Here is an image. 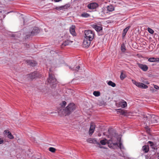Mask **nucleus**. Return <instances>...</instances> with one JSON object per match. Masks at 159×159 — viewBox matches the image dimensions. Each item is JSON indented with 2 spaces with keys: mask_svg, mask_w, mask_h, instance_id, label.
<instances>
[{
  "mask_svg": "<svg viewBox=\"0 0 159 159\" xmlns=\"http://www.w3.org/2000/svg\"><path fill=\"white\" fill-rule=\"evenodd\" d=\"M75 109V106L74 103L69 104L62 111L63 114L65 116L69 115Z\"/></svg>",
  "mask_w": 159,
  "mask_h": 159,
  "instance_id": "nucleus-1",
  "label": "nucleus"
},
{
  "mask_svg": "<svg viewBox=\"0 0 159 159\" xmlns=\"http://www.w3.org/2000/svg\"><path fill=\"white\" fill-rule=\"evenodd\" d=\"M47 82L50 84L52 88H54L56 86L57 80L55 78L54 75L50 73H49V77Z\"/></svg>",
  "mask_w": 159,
  "mask_h": 159,
  "instance_id": "nucleus-2",
  "label": "nucleus"
},
{
  "mask_svg": "<svg viewBox=\"0 0 159 159\" xmlns=\"http://www.w3.org/2000/svg\"><path fill=\"white\" fill-rule=\"evenodd\" d=\"M85 38L93 40L94 37V32L91 30H86L84 31Z\"/></svg>",
  "mask_w": 159,
  "mask_h": 159,
  "instance_id": "nucleus-3",
  "label": "nucleus"
},
{
  "mask_svg": "<svg viewBox=\"0 0 159 159\" xmlns=\"http://www.w3.org/2000/svg\"><path fill=\"white\" fill-rule=\"evenodd\" d=\"M132 83L137 87L142 89H147L148 88V86L144 84L136 81L135 80H132Z\"/></svg>",
  "mask_w": 159,
  "mask_h": 159,
  "instance_id": "nucleus-4",
  "label": "nucleus"
},
{
  "mask_svg": "<svg viewBox=\"0 0 159 159\" xmlns=\"http://www.w3.org/2000/svg\"><path fill=\"white\" fill-rule=\"evenodd\" d=\"M92 41L85 38L83 42V47L84 48L88 47L90 44L91 42Z\"/></svg>",
  "mask_w": 159,
  "mask_h": 159,
  "instance_id": "nucleus-5",
  "label": "nucleus"
},
{
  "mask_svg": "<svg viewBox=\"0 0 159 159\" xmlns=\"http://www.w3.org/2000/svg\"><path fill=\"white\" fill-rule=\"evenodd\" d=\"M137 64L138 67L144 71H146L148 69V67L146 65L140 64L139 63H137Z\"/></svg>",
  "mask_w": 159,
  "mask_h": 159,
  "instance_id": "nucleus-6",
  "label": "nucleus"
},
{
  "mask_svg": "<svg viewBox=\"0 0 159 159\" xmlns=\"http://www.w3.org/2000/svg\"><path fill=\"white\" fill-rule=\"evenodd\" d=\"M98 4L96 3H92L89 4L88 7L91 9H94L98 7Z\"/></svg>",
  "mask_w": 159,
  "mask_h": 159,
  "instance_id": "nucleus-7",
  "label": "nucleus"
},
{
  "mask_svg": "<svg viewBox=\"0 0 159 159\" xmlns=\"http://www.w3.org/2000/svg\"><path fill=\"white\" fill-rule=\"evenodd\" d=\"M95 129V125L93 124L90 125V129L89 130V133L90 135H92L94 132Z\"/></svg>",
  "mask_w": 159,
  "mask_h": 159,
  "instance_id": "nucleus-8",
  "label": "nucleus"
},
{
  "mask_svg": "<svg viewBox=\"0 0 159 159\" xmlns=\"http://www.w3.org/2000/svg\"><path fill=\"white\" fill-rule=\"evenodd\" d=\"M119 104L122 108H125L127 106V103L126 102L123 100H122L121 101H120L118 103Z\"/></svg>",
  "mask_w": 159,
  "mask_h": 159,
  "instance_id": "nucleus-9",
  "label": "nucleus"
},
{
  "mask_svg": "<svg viewBox=\"0 0 159 159\" xmlns=\"http://www.w3.org/2000/svg\"><path fill=\"white\" fill-rule=\"evenodd\" d=\"M75 28V26L74 25H72L70 28V33L73 36H75L76 35Z\"/></svg>",
  "mask_w": 159,
  "mask_h": 159,
  "instance_id": "nucleus-10",
  "label": "nucleus"
},
{
  "mask_svg": "<svg viewBox=\"0 0 159 159\" xmlns=\"http://www.w3.org/2000/svg\"><path fill=\"white\" fill-rule=\"evenodd\" d=\"M148 61L151 62H159V58L150 57L148 59Z\"/></svg>",
  "mask_w": 159,
  "mask_h": 159,
  "instance_id": "nucleus-11",
  "label": "nucleus"
},
{
  "mask_svg": "<svg viewBox=\"0 0 159 159\" xmlns=\"http://www.w3.org/2000/svg\"><path fill=\"white\" fill-rule=\"evenodd\" d=\"M92 27L98 32H100L102 30V28L101 26L96 25H93Z\"/></svg>",
  "mask_w": 159,
  "mask_h": 159,
  "instance_id": "nucleus-12",
  "label": "nucleus"
},
{
  "mask_svg": "<svg viewBox=\"0 0 159 159\" xmlns=\"http://www.w3.org/2000/svg\"><path fill=\"white\" fill-rule=\"evenodd\" d=\"M39 30L37 28L35 27L31 32V35H34L38 33Z\"/></svg>",
  "mask_w": 159,
  "mask_h": 159,
  "instance_id": "nucleus-13",
  "label": "nucleus"
},
{
  "mask_svg": "<svg viewBox=\"0 0 159 159\" xmlns=\"http://www.w3.org/2000/svg\"><path fill=\"white\" fill-rule=\"evenodd\" d=\"M142 150L144 153H147L149 151V146L148 145H144L143 146Z\"/></svg>",
  "mask_w": 159,
  "mask_h": 159,
  "instance_id": "nucleus-14",
  "label": "nucleus"
},
{
  "mask_svg": "<svg viewBox=\"0 0 159 159\" xmlns=\"http://www.w3.org/2000/svg\"><path fill=\"white\" fill-rule=\"evenodd\" d=\"M36 73L35 72H34L31 73L28 75V76L31 79H34L36 77Z\"/></svg>",
  "mask_w": 159,
  "mask_h": 159,
  "instance_id": "nucleus-15",
  "label": "nucleus"
},
{
  "mask_svg": "<svg viewBox=\"0 0 159 159\" xmlns=\"http://www.w3.org/2000/svg\"><path fill=\"white\" fill-rule=\"evenodd\" d=\"M27 61L28 64L32 66H34L37 64L36 62L34 61L28 60Z\"/></svg>",
  "mask_w": 159,
  "mask_h": 159,
  "instance_id": "nucleus-16",
  "label": "nucleus"
},
{
  "mask_svg": "<svg viewBox=\"0 0 159 159\" xmlns=\"http://www.w3.org/2000/svg\"><path fill=\"white\" fill-rule=\"evenodd\" d=\"M72 42V41H71L69 40H67L63 42L62 44V46H66L69 45L70 44V43Z\"/></svg>",
  "mask_w": 159,
  "mask_h": 159,
  "instance_id": "nucleus-17",
  "label": "nucleus"
},
{
  "mask_svg": "<svg viewBox=\"0 0 159 159\" xmlns=\"http://www.w3.org/2000/svg\"><path fill=\"white\" fill-rule=\"evenodd\" d=\"M90 16L89 14L86 12H83L80 15V16L84 18H88Z\"/></svg>",
  "mask_w": 159,
  "mask_h": 159,
  "instance_id": "nucleus-18",
  "label": "nucleus"
},
{
  "mask_svg": "<svg viewBox=\"0 0 159 159\" xmlns=\"http://www.w3.org/2000/svg\"><path fill=\"white\" fill-rule=\"evenodd\" d=\"M148 144L150 145V146L153 149H155L156 146L153 142L149 141L148 142Z\"/></svg>",
  "mask_w": 159,
  "mask_h": 159,
  "instance_id": "nucleus-19",
  "label": "nucleus"
},
{
  "mask_svg": "<svg viewBox=\"0 0 159 159\" xmlns=\"http://www.w3.org/2000/svg\"><path fill=\"white\" fill-rule=\"evenodd\" d=\"M130 26H128V27H127L125 28L124 30H123V33H122V35L123 36H125L126 34V33L127 32L128 30L130 28Z\"/></svg>",
  "mask_w": 159,
  "mask_h": 159,
  "instance_id": "nucleus-20",
  "label": "nucleus"
},
{
  "mask_svg": "<svg viewBox=\"0 0 159 159\" xmlns=\"http://www.w3.org/2000/svg\"><path fill=\"white\" fill-rule=\"evenodd\" d=\"M107 9L109 11H112L114 10V8L112 5L108 6L107 7Z\"/></svg>",
  "mask_w": 159,
  "mask_h": 159,
  "instance_id": "nucleus-21",
  "label": "nucleus"
},
{
  "mask_svg": "<svg viewBox=\"0 0 159 159\" xmlns=\"http://www.w3.org/2000/svg\"><path fill=\"white\" fill-rule=\"evenodd\" d=\"M80 66H78L76 67H74L72 68H71L70 67V69H71V70H72L73 71H78L80 69Z\"/></svg>",
  "mask_w": 159,
  "mask_h": 159,
  "instance_id": "nucleus-22",
  "label": "nucleus"
},
{
  "mask_svg": "<svg viewBox=\"0 0 159 159\" xmlns=\"http://www.w3.org/2000/svg\"><path fill=\"white\" fill-rule=\"evenodd\" d=\"M70 5L69 3H68L65 5L62 6L63 10L65 11V10L67 9L68 8L70 7Z\"/></svg>",
  "mask_w": 159,
  "mask_h": 159,
  "instance_id": "nucleus-23",
  "label": "nucleus"
},
{
  "mask_svg": "<svg viewBox=\"0 0 159 159\" xmlns=\"http://www.w3.org/2000/svg\"><path fill=\"white\" fill-rule=\"evenodd\" d=\"M87 141L90 143H94L95 142H96V141L94 139L91 138H89L87 139Z\"/></svg>",
  "mask_w": 159,
  "mask_h": 159,
  "instance_id": "nucleus-24",
  "label": "nucleus"
},
{
  "mask_svg": "<svg viewBox=\"0 0 159 159\" xmlns=\"http://www.w3.org/2000/svg\"><path fill=\"white\" fill-rule=\"evenodd\" d=\"M107 84L110 86H111L112 87H115L116 86V84H115V83H114L112 82V81H109L108 83H107Z\"/></svg>",
  "mask_w": 159,
  "mask_h": 159,
  "instance_id": "nucleus-25",
  "label": "nucleus"
},
{
  "mask_svg": "<svg viewBox=\"0 0 159 159\" xmlns=\"http://www.w3.org/2000/svg\"><path fill=\"white\" fill-rule=\"evenodd\" d=\"M66 104V102L65 101L62 102V103L61 104V109L60 110L59 112H60L62 109L63 110V107H65Z\"/></svg>",
  "mask_w": 159,
  "mask_h": 159,
  "instance_id": "nucleus-26",
  "label": "nucleus"
},
{
  "mask_svg": "<svg viewBox=\"0 0 159 159\" xmlns=\"http://www.w3.org/2000/svg\"><path fill=\"white\" fill-rule=\"evenodd\" d=\"M116 110L117 113H120V114L122 115H123L124 114L125 112L123 110H122L121 109H116Z\"/></svg>",
  "mask_w": 159,
  "mask_h": 159,
  "instance_id": "nucleus-27",
  "label": "nucleus"
},
{
  "mask_svg": "<svg viewBox=\"0 0 159 159\" xmlns=\"http://www.w3.org/2000/svg\"><path fill=\"white\" fill-rule=\"evenodd\" d=\"M107 140L106 139H102V140H101L100 141V143L102 145H105L107 143Z\"/></svg>",
  "mask_w": 159,
  "mask_h": 159,
  "instance_id": "nucleus-28",
  "label": "nucleus"
},
{
  "mask_svg": "<svg viewBox=\"0 0 159 159\" xmlns=\"http://www.w3.org/2000/svg\"><path fill=\"white\" fill-rule=\"evenodd\" d=\"M125 77V76L123 73V72H121L120 78L121 80H123Z\"/></svg>",
  "mask_w": 159,
  "mask_h": 159,
  "instance_id": "nucleus-29",
  "label": "nucleus"
},
{
  "mask_svg": "<svg viewBox=\"0 0 159 159\" xmlns=\"http://www.w3.org/2000/svg\"><path fill=\"white\" fill-rule=\"evenodd\" d=\"M93 94L96 97H98L100 95V93L98 91H94L93 93Z\"/></svg>",
  "mask_w": 159,
  "mask_h": 159,
  "instance_id": "nucleus-30",
  "label": "nucleus"
},
{
  "mask_svg": "<svg viewBox=\"0 0 159 159\" xmlns=\"http://www.w3.org/2000/svg\"><path fill=\"white\" fill-rule=\"evenodd\" d=\"M122 52H124L125 51V47L124 44H122L121 45V48H120Z\"/></svg>",
  "mask_w": 159,
  "mask_h": 159,
  "instance_id": "nucleus-31",
  "label": "nucleus"
},
{
  "mask_svg": "<svg viewBox=\"0 0 159 159\" xmlns=\"http://www.w3.org/2000/svg\"><path fill=\"white\" fill-rule=\"evenodd\" d=\"M155 116L154 115H152V118H153V119L152 118L151 121L152 122H153L154 123L157 122V120L156 119V118L155 119H154V118H155Z\"/></svg>",
  "mask_w": 159,
  "mask_h": 159,
  "instance_id": "nucleus-32",
  "label": "nucleus"
},
{
  "mask_svg": "<svg viewBox=\"0 0 159 159\" xmlns=\"http://www.w3.org/2000/svg\"><path fill=\"white\" fill-rule=\"evenodd\" d=\"M55 9H56L57 10H59V11H60L61 10H63L62 6H61L58 7H57L55 8Z\"/></svg>",
  "mask_w": 159,
  "mask_h": 159,
  "instance_id": "nucleus-33",
  "label": "nucleus"
},
{
  "mask_svg": "<svg viewBox=\"0 0 159 159\" xmlns=\"http://www.w3.org/2000/svg\"><path fill=\"white\" fill-rule=\"evenodd\" d=\"M49 150L52 152H55L56 149L54 148L50 147L49 148Z\"/></svg>",
  "mask_w": 159,
  "mask_h": 159,
  "instance_id": "nucleus-34",
  "label": "nucleus"
},
{
  "mask_svg": "<svg viewBox=\"0 0 159 159\" xmlns=\"http://www.w3.org/2000/svg\"><path fill=\"white\" fill-rule=\"evenodd\" d=\"M148 32L151 34H153L154 32V31L150 28H148Z\"/></svg>",
  "mask_w": 159,
  "mask_h": 159,
  "instance_id": "nucleus-35",
  "label": "nucleus"
},
{
  "mask_svg": "<svg viewBox=\"0 0 159 159\" xmlns=\"http://www.w3.org/2000/svg\"><path fill=\"white\" fill-rule=\"evenodd\" d=\"M7 137H8V138L11 139H13L14 138V136L11 134V133L10 134H9L8 135H7Z\"/></svg>",
  "mask_w": 159,
  "mask_h": 159,
  "instance_id": "nucleus-36",
  "label": "nucleus"
},
{
  "mask_svg": "<svg viewBox=\"0 0 159 159\" xmlns=\"http://www.w3.org/2000/svg\"><path fill=\"white\" fill-rule=\"evenodd\" d=\"M4 134L7 135H8L11 132L8 130H5L4 132Z\"/></svg>",
  "mask_w": 159,
  "mask_h": 159,
  "instance_id": "nucleus-37",
  "label": "nucleus"
},
{
  "mask_svg": "<svg viewBox=\"0 0 159 159\" xmlns=\"http://www.w3.org/2000/svg\"><path fill=\"white\" fill-rule=\"evenodd\" d=\"M154 88L156 89H159V87L157 85H154Z\"/></svg>",
  "mask_w": 159,
  "mask_h": 159,
  "instance_id": "nucleus-38",
  "label": "nucleus"
},
{
  "mask_svg": "<svg viewBox=\"0 0 159 159\" xmlns=\"http://www.w3.org/2000/svg\"><path fill=\"white\" fill-rule=\"evenodd\" d=\"M150 90L152 92H155L156 91V90L152 88H151Z\"/></svg>",
  "mask_w": 159,
  "mask_h": 159,
  "instance_id": "nucleus-39",
  "label": "nucleus"
},
{
  "mask_svg": "<svg viewBox=\"0 0 159 159\" xmlns=\"http://www.w3.org/2000/svg\"><path fill=\"white\" fill-rule=\"evenodd\" d=\"M119 147H120V149H121V148H123V147H122V144L121 143H120V144H119Z\"/></svg>",
  "mask_w": 159,
  "mask_h": 159,
  "instance_id": "nucleus-40",
  "label": "nucleus"
},
{
  "mask_svg": "<svg viewBox=\"0 0 159 159\" xmlns=\"http://www.w3.org/2000/svg\"><path fill=\"white\" fill-rule=\"evenodd\" d=\"M3 143V140L0 138V144H2Z\"/></svg>",
  "mask_w": 159,
  "mask_h": 159,
  "instance_id": "nucleus-41",
  "label": "nucleus"
},
{
  "mask_svg": "<svg viewBox=\"0 0 159 159\" xmlns=\"http://www.w3.org/2000/svg\"><path fill=\"white\" fill-rule=\"evenodd\" d=\"M99 144V147L100 148H105L104 147H102Z\"/></svg>",
  "mask_w": 159,
  "mask_h": 159,
  "instance_id": "nucleus-42",
  "label": "nucleus"
},
{
  "mask_svg": "<svg viewBox=\"0 0 159 159\" xmlns=\"http://www.w3.org/2000/svg\"><path fill=\"white\" fill-rule=\"evenodd\" d=\"M113 145H117V143H113Z\"/></svg>",
  "mask_w": 159,
  "mask_h": 159,
  "instance_id": "nucleus-43",
  "label": "nucleus"
},
{
  "mask_svg": "<svg viewBox=\"0 0 159 159\" xmlns=\"http://www.w3.org/2000/svg\"><path fill=\"white\" fill-rule=\"evenodd\" d=\"M50 71H51V69H50Z\"/></svg>",
  "mask_w": 159,
  "mask_h": 159,
  "instance_id": "nucleus-44",
  "label": "nucleus"
}]
</instances>
